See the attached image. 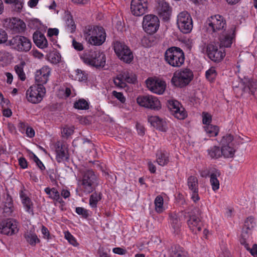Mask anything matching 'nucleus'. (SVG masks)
Masks as SVG:
<instances>
[{
  "instance_id": "nucleus-40",
  "label": "nucleus",
  "mask_w": 257,
  "mask_h": 257,
  "mask_svg": "<svg viewBox=\"0 0 257 257\" xmlns=\"http://www.w3.org/2000/svg\"><path fill=\"white\" fill-rule=\"evenodd\" d=\"M22 202L26 211L33 215L34 214L33 210L34 206L33 203L31 199L30 198H25L23 199Z\"/></svg>"
},
{
  "instance_id": "nucleus-26",
  "label": "nucleus",
  "mask_w": 257,
  "mask_h": 257,
  "mask_svg": "<svg viewBox=\"0 0 257 257\" xmlns=\"http://www.w3.org/2000/svg\"><path fill=\"white\" fill-rule=\"evenodd\" d=\"M148 121L157 130L166 132L168 130V126L166 121L158 116H151L148 117Z\"/></svg>"
},
{
  "instance_id": "nucleus-17",
  "label": "nucleus",
  "mask_w": 257,
  "mask_h": 257,
  "mask_svg": "<svg viewBox=\"0 0 257 257\" xmlns=\"http://www.w3.org/2000/svg\"><path fill=\"white\" fill-rule=\"evenodd\" d=\"M156 10L164 21H168L172 14V8L165 0H156Z\"/></svg>"
},
{
  "instance_id": "nucleus-56",
  "label": "nucleus",
  "mask_w": 257,
  "mask_h": 257,
  "mask_svg": "<svg viewBox=\"0 0 257 257\" xmlns=\"http://www.w3.org/2000/svg\"><path fill=\"white\" fill-rule=\"evenodd\" d=\"M65 237L69 242L74 246H76L78 245L75 237L69 232H67L65 233Z\"/></svg>"
},
{
  "instance_id": "nucleus-48",
  "label": "nucleus",
  "mask_w": 257,
  "mask_h": 257,
  "mask_svg": "<svg viewBox=\"0 0 257 257\" xmlns=\"http://www.w3.org/2000/svg\"><path fill=\"white\" fill-rule=\"evenodd\" d=\"M75 211L77 214L81 215L82 217L85 219H87L90 216L89 211L83 207H76Z\"/></svg>"
},
{
  "instance_id": "nucleus-28",
  "label": "nucleus",
  "mask_w": 257,
  "mask_h": 257,
  "mask_svg": "<svg viewBox=\"0 0 257 257\" xmlns=\"http://www.w3.org/2000/svg\"><path fill=\"white\" fill-rule=\"evenodd\" d=\"M255 225L254 217L252 216L248 217L244 222L241 234H243L244 236L249 237V235L251 233L252 230Z\"/></svg>"
},
{
  "instance_id": "nucleus-57",
  "label": "nucleus",
  "mask_w": 257,
  "mask_h": 257,
  "mask_svg": "<svg viewBox=\"0 0 257 257\" xmlns=\"http://www.w3.org/2000/svg\"><path fill=\"white\" fill-rule=\"evenodd\" d=\"M112 95L117 98L122 103H124L126 100L122 92H118L116 91L113 90L112 92Z\"/></svg>"
},
{
  "instance_id": "nucleus-51",
  "label": "nucleus",
  "mask_w": 257,
  "mask_h": 257,
  "mask_svg": "<svg viewBox=\"0 0 257 257\" xmlns=\"http://www.w3.org/2000/svg\"><path fill=\"white\" fill-rule=\"evenodd\" d=\"M45 192L48 195L49 198L54 200V198L55 195V192L57 193V194H59V192L58 191L57 189L56 188H50L47 187L44 190Z\"/></svg>"
},
{
  "instance_id": "nucleus-55",
  "label": "nucleus",
  "mask_w": 257,
  "mask_h": 257,
  "mask_svg": "<svg viewBox=\"0 0 257 257\" xmlns=\"http://www.w3.org/2000/svg\"><path fill=\"white\" fill-rule=\"evenodd\" d=\"M113 82L115 86L118 88H124L127 86V84L125 82L121 80L118 77H115L113 79Z\"/></svg>"
},
{
  "instance_id": "nucleus-23",
  "label": "nucleus",
  "mask_w": 257,
  "mask_h": 257,
  "mask_svg": "<svg viewBox=\"0 0 257 257\" xmlns=\"http://www.w3.org/2000/svg\"><path fill=\"white\" fill-rule=\"evenodd\" d=\"M240 81L243 85L241 95L244 93H251L252 95H254L255 92L257 93L256 80L244 77L243 79H241Z\"/></svg>"
},
{
  "instance_id": "nucleus-14",
  "label": "nucleus",
  "mask_w": 257,
  "mask_h": 257,
  "mask_svg": "<svg viewBox=\"0 0 257 257\" xmlns=\"http://www.w3.org/2000/svg\"><path fill=\"white\" fill-rule=\"evenodd\" d=\"M18 222L14 219L7 218L0 222V233L7 235H12L19 231Z\"/></svg>"
},
{
  "instance_id": "nucleus-41",
  "label": "nucleus",
  "mask_w": 257,
  "mask_h": 257,
  "mask_svg": "<svg viewBox=\"0 0 257 257\" xmlns=\"http://www.w3.org/2000/svg\"><path fill=\"white\" fill-rule=\"evenodd\" d=\"M204 129L206 133L209 137H215L219 132V127L217 125L209 124L204 126Z\"/></svg>"
},
{
  "instance_id": "nucleus-2",
  "label": "nucleus",
  "mask_w": 257,
  "mask_h": 257,
  "mask_svg": "<svg viewBox=\"0 0 257 257\" xmlns=\"http://www.w3.org/2000/svg\"><path fill=\"white\" fill-rule=\"evenodd\" d=\"M181 213L184 218L186 219L187 225L193 233L197 234L201 230L202 223L199 218L201 211L199 208H188L182 211Z\"/></svg>"
},
{
  "instance_id": "nucleus-36",
  "label": "nucleus",
  "mask_w": 257,
  "mask_h": 257,
  "mask_svg": "<svg viewBox=\"0 0 257 257\" xmlns=\"http://www.w3.org/2000/svg\"><path fill=\"white\" fill-rule=\"evenodd\" d=\"M46 174L49 176L51 182L54 185H57V180L59 178L57 170L49 168L46 171Z\"/></svg>"
},
{
  "instance_id": "nucleus-52",
  "label": "nucleus",
  "mask_w": 257,
  "mask_h": 257,
  "mask_svg": "<svg viewBox=\"0 0 257 257\" xmlns=\"http://www.w3.org/2000/svg\"><path fill=\"white\" fill-rule=\"evenodd\" d=\"M31 158L33 159L34 162L36 164V165L40 169L41 171H43L45 170V167L42 161L38 158V157L33 153H32Z\"/></svg>"
},
{
  "instance_id": "nucleus-20",
  "label": "nucleus",
  "mask_w": 257,
  "mask_h": 257,
  "mask_svg": "<svg viewBox=\"0 0 257 257\" xmlns=\"http://www.w3.org/2000/svg\"><path fill=\"white\" fill-rule=\"evenodd\" d=\"M148 8L147 0H132L131 10L135 16H141L147 12Z\"/></svg>"
},
{
  "instance_id": "nucleus-59",
  "label": "nucleus",
  "mask_w": 257,
  "mask_h": 257,
  "mask_svg": "<svg viewBox=\"0 0 257 257\" xmlns=\"http://www.w3.org/2000/svg\"><path fill=\"white\" fill-rule=\"evenodd\" d=\"M74 133V130L72 127H64L62 131V134L63 137L66 138L69 137L72 135Z\"/></svg>"
},
{
  "instance_id": "nucleus-33",
  "label": "nucleus",
  "mask_w": 257,
  "mask_h": 257,
  "mask_svg": "<svg viewBox=\"0 0 257 257\" xmlns=\"http://www.w3.org/2000/svg\"><path fill=\"white\" fill-rule=\"evenodd\" d=\"M89 197V204L92 208H97L98 202L102 199V194L100 192H97L96 190L92 192Z\"/></svg>"
},
{
  "instance_id": "nucleus-25",
  "label": "nucleus",
  "mask_w": 257,
  "mask_h": 257,
  "mask_svg": "<svg viewBox=\"0 0 257 257\" xmlns=\"http://www.w3.org/2000/svg\"><path fill=\"white\" fill-rule=\"evenodd\" d=\"M167 251L169 257H190L188 251L177 244L171 245Z\"/></svg>"
},
{
  "instance_id": "nucleus-7",
  "label": "nucleus",
  "mask_w": 257,
  "mask_h": 257,
  "mask_svg": "<svg viewBox=\"0 0 257 257\" xmlns=\"http://www.w3.org/2000/svg\"><path fill=\"white\" fill-rule=\"evenodd\" d=\"M113 49L117 57L122 62L130 64L134 59L133 52L123 42L116 41L113 43Z\"/></svg>"
},
{
  "instance_id": "nucleus-37",
  "label": "nucleus",
  "mask_w": 257,
  "mask_h": 257,
  "mask_svg": "<svg viewBox=\"0 0 257 257\" xmlns=\"http://www.w3.org/2000/svg\"><path fill=\"white\" fill-rule=\"evenodd\" d=\"M222 156L224 158H229L234 156L235 150L232 146H222L221 147Z\"/></svg>"
},
{
  "instance_id": "nucleus-35",
  "label": "nucleus",
  "mask_w": 257,
  "mask_h": 257,
  "mask_svg": "<svg viewBox=\"0 0 257 257\" xmlns=\"http://www.w3.org/2000/svg\"><path fill=\"white\" fill-rule=\"evenodd\" d=\"M67 29L71 33H73L76 29V25L70 12H67L65 16Z\"/></svg>"
},
{
  "instance_id": "nucleus-16",
  "label": "nucleus",
  "mask_w": 257,
  "mask_h": 257,
  "mask_svg": "<svg viewBox=\"0 0 257 257\" xmlns=\"http://www.w3.org/2000/svg\"><path fill=\"white\" fill-rule=\"evenodd\" d=\"M56 160L58 163L68 162L69 160V154L67 145L58 141L55 145Z\"/></svg>"
},
{
  "instance_id": "nucleus-13",
  "label": "nucleus",
  "mask_w": 257,
  "mask_h": 257,
  "mask_svg": "<svg viewBox=\"0 0 257 257\" xmlns=\"http://www.w3.org/2000/svg\"><path fill=\"white\" fill-rule=\"evenodd\" d=\"M137 102L141 106L155 110H159L161 108L160 101L157 97L152 95L139 96Z\"/></svg>"
},
{
  "instance_id": "nucleus-50",
  "label": "nucleus",
  "mask_w": 257,
  "mask_h": 257,
  "mask_svg": "<svg viewBox=\"0 0 257 257\" xmlns=\"http://www.w3.org/2000/svg\"><path fill=\"white\" fill-rule=\"evenodd\" d=\"M15 70L18 74L19 78L22 81L26 79L25 74L23 70V67L22 65H17L15 66Z\"/></svg>"
},
{
  "instance_id": "nucleus-8",
  "label": "nucleus",
  "mask_w": 257,
  "mask_h": 257,
  "mask_svg": "<svg viewBox=\"0 0 257 257\" xmlns=\"http://www.w3.org/2000/svg\"><path fill=\"white\" fill-rule=\"evenodd\" d=\"M206 24L208 30L213 35H216L221 31H225L226 27L225 20L220 15L210 17L208 18Z\"/></svg>"
},
{
  "instance_id": "nucleus-49",
  "label": "nucleus",
  "mask_w": 257,
  "mask_h": 257,
  "mask_svg": "<svg viewBox=\"0 0 257 257\" xmlns=\"http://www.w3.org/2000/svg\"><path fill=\"white\" fill-rule=\"evenodd\" d=\"M12 58L11 54L6 51H0V61L8 63Z\"/></svg>"
},
{
  "instance_id": "nucleus-5",
  "label": "nucleus",
  "mask_w": 257,
  "mask_h": 257,
  "mask_svg": "<svg viewBox=\"0 0 257 257\" xmlns=\"http://www.w3.org/2000/svg\"><path fill=\"white\" fill-rule=\"evenodd\" d=\"M81 59L85 64L96 68L104 67L106 62L105 55L100 50L85 51Z\"/></svg>"
},
{
  "instance_id": "nucleus-29",
  "label": "nucleus",
  "mask_w": 257,
  "mask_h": 257,
  "mask_svg": "<svg viewBox=\"0 0 257 257\" xmlns=\"http://www.w3.org/2000/svg\"><path fill=\"white\" fill-rule=\"evenodd\" d=\"M33 39L35 45L40 49L48 47V41L44 35L40 31H36L33 35Z\"/></svg>"
},
{
  "instance_id": "nucleus-12",
  "label": "nucleus",
  "mask_w": 257,
  "mask_h": 257,
  "mask_svg": "<svg viewBox=\"0 0 257 257\" xmlns=\"http://www.w3.org/2000/svg\"><path fill=\"white\" fill-rule=\"evenodd\" d=\"M142 24L144 31L148 34H153L159 29L160 20L156 15H147L144 17Z\"/></svg>"
},
{
  "instance_id": "nucleus-15",
  "label": "nucleus",
  "mask_w": 257,
  "mask_h": 257,
  "mask_svg": "<svg viewBox=\"0 0 257 257\" xmlns=\"http://www.w3.org/2000/svg\"><path fill=\"white\" fill-rule=\"evenodd\" d=\"M146 84L147 88L152 92L160 95L164 92L166 88L164 81L156 78L149 77L146 80Z\"/></svg>"
},
{
  "instance_id": "nucleus-42",
  "label": "nucleus",
  "mask_w": 257,
  "mask_h": 257,
  "mask_svg": "<svg viewBox=\"0 0 257 257\" xmlns=\"http://www.w3.org/2000/svg\"><path fill=\"white\" fill-rule=\"evenodd\" d=\"M73 107L76 109L80 110H87L89 108L88 102L83 98L79 99L75 101L74 103Z\"/></svg>"
},
{
  "instance_id": "nucleus-6",
  "label": "nucleus",
  "mask_w": 257,
  "mask_h": 257,
  "mask_svg": "<svg viewBox=\"0 0 257 257\" xmlns=\"http://www.w3.org/2000/svg\"><path fill=\"white\" fill-rule=\"evenodd\" d=\"M194 78L192 71L189 68H182L173 73L171 83L176 87L184 88L187 86Z\"/></svg>"
},
{
  "instance_id": "nucleus-19",
  "label": "nucleus",
  "mask_w": 257,
  "mask_h": 257,
  "mask_svg": "<svg viewBox=\"0 0 257 257\" xmlns=\"http://www.w3.org/2000/svg\"><path fill=\"white\" fill-rule=\"evenodd\" d=\"M236 27L232 26L227 31H222V34L219 36L220 45L221 47L229 48L230 47L235 39Z\"/></svg>"
},
{
  "instance_id": "nucleus-4",
  "label": "nucleus",
  "mask_w": 257,
  "mask_h": 257,
  "mask_svg": "<svg viewBox=\"0 0 257 257\" xmlns=\"http://www.w3.org/2000/svg\"><path fill=\"white\" fill-rule=\"evenodd\" d=\"M165 61L173 67H181L185 62V54L180 48L173 46L168 48L164 54Z\"/></svg>"
},
{
  "instance_id": "nucleus-63",
  "label": "nucleus",
  "mask_w": 257,
  "mask_h": 257,
  "mask_svg": "<svg viewBox=\"0 0 257 257\" xmlns=\"http://www.w3.org/2000/svg\"><path fill=\"white\" fill-rule=\"evenodd\" d=\"M97 253L99 255V257H111L108 254L107 251L105 250V248L103 247H99Z\"/></svg>"
},
{
  "instance_id": "nucleus-47",
  "label": "nucleus",
  "mask_w": 257,
  "mask_h": 257,
  "mask_svg": "<svg viewBox=\"0 0 257 257\" xmlns=\"http://www.w3.org/2000/svg\"><path fill=\"white\" fill-rule=\"evenodd\" d=\"M164 201L163 198L161 196H157L155 200V204L156 210L158 212H162L163 211Z\"/></svg>"
},
{
  "instance_id": "nucleus-1",
  "label": "nucleus",
  "mask_w": 257,
  "mask_h": 257,
  "mask_svg": "<svg viewBox=\"0 0 257 257\" xmlns=\"http://www.w3.org/2000/svg\"><path fill=\"white\" fill-rule=\"evenodd\" d=\"M79 182L81 192L88 195L96 189L99 181L98 176L92 169H87L82 172Z\"/></svg>"
},
{
  "instance_id": "nucleus-24",
  "label": "nucleus",
  "mask_w": 257,
  "mask_h": 257,
  "mask_svg": "<svg viewBox=\"0 0 257 257\" xmlns=\"http://www.w3.org/2000/svg\"><path fill=\"white\" fill-rule=\"evenodd\" d=\"M4 27L13 30L16 32L23 31L26 27L24 22L20 20H17L16 19H5L3 22Z\"/></svg>"
},
{
  "instance_id": "nucleus-64",
  "label": "nucleus",
  "mask_w": 257,
  "mask_h": 257,
  "mask_svg": "<svg viewBox=\"0 0 257 257\" xmlns=\"http://www.w3.org/2000/svg\"><path fill=\"white\" fill-rule=\"evenodd\" d=\"M19 164L20 167L23 169L28 167V162L24 157H20L19 159Z\"/></svg>"
},
{
  "instance_id": "nucleus-60",
  "label": "nucleus",
  "mask_w": 257,
  "mask_h": 257,
  "mask_svg": "<svg viewBox=\"0 0 257 257\" xmlns=\"http://www.w3.org/2000/svg\"><path fill=\"white\" fill-rule=\"evenodd\" d=\"M72 46L77 51H80L83 50V46L82 43L77 42L75 39L72 41Z\"/></svg>"
},
{
  "instance_id": "nucleus-61",
  "label": "nucleus",
  "mask_w": 257,
  "mask_h": 257,
  "mask_svg": "<svg viewBox=\"0 0 257 257\" xmlns=\"http://www.w3.org/2000/svg\"><path fill=\"white\" fill-rule=\"evenodd\" d=\"M7 34L5 30L0 29V44L7 41Z\"/></svg>"
},
{
  "instance_id": "nucleus-44",
  "label": "nucleus",
  "mask_w": 257,
  "mask_h": 257,
  "mask_svg": "<svg viewBox=\"0 0 257 257\" xmlns=\"http://www.w3.org/2000/svg\"><path fill=\"white\" fill-rule=\"evenodd\" d=\"M233 136L231 134H226L222 137L220 142V145L222 146H232Z\"/></svg>"
},
{
  "instance_id": "nucleus-62",
  "label": "nucleus",
  "mask_w": 257,
  "mask_h": 257,
  "mask_svg": "<svg viewBox=\"0 0 257 257\" xmlns=\"http://www.w3.org/2000/svg\"><path fill=\"white\" fill-rule=\"evenodd\" d=\"M249 237L244 236L243 234H241V238L240 239V243L241 245H243L246 249L248 251L250 250L249 244L246 242V239Z\"/></svg>"
},
{
  "instance_id": "nucleus-54",
  "label": "nucleus",
  "mask_w": 257,
  "mask_h": 257,
  "mask_svg": "<svg viewBox=\"0 0 257 257\" xmlns=\"http://www.w3.org/2000/svg\"><path fill=\"white\" fill-rule=\"evenodd\" d=\"M125 78V83L135 84L137 81V77L135 74L126 72V76Z\"/></svg>"
},
{
  "instance_id": "nucleus-58",
  "label": "nucleus",
  "mask_w": 257,
  "mask_h": 257,
  "mask_svg": "<svg viewBox=\"0 0 257 257\" xmlns=\"http://www.w3.org/2000/svg\"><path fill=\"white\" fill-rule=\"evenodd\" d=\"M203 119L202 122L204 124L206 125L210 124V123L211 122L212 118L211 116L208 113L203 112Z\"/></svg>"
},
{
  "instance_id": "nucleus-22",
  "label": "nucleus",
  "mask_w": 257,
  "mask_h": 257,
  "mask_svg": "<svg viewBox=\"0 0 257 257\" xmlns=\"http://www.w3.org/2000/svg\"><path fill=\"white\" fill-rule=\"evenodd\" d=\"M51 73V69L47 66L42 67L37 70L35 74V80L38 83L36 85L40 86L46 84Z\"/></svg>"
},
{
  "instance_id": "nucleus-18",
  "label": "nucleus",
  "mask_w": 257,
  "mask_h": 257,
  "mask_svg": "<svg viewBox=\"0 0 257 257\" xmlns=\"http://www.w3.org/2000/svg\"><path fill=\"white\" fill-rule=\"evenodd\" d=\"M206 53L209 58L216 63L220 62L225 56L224 52L218 49V47L212 43L206 46Z\"/></svg>"
},
{
  "instance_id": "nucleus-9",
  "label": "nucleus",
  "mask_w": 257,
  "mask_h": 257,
  "mask_svg": "<svg viewBox=\"0 0 257 257\" xmlns=\"http://www.w3.org/2000/svg\"><path fill=\"white\" fill-rule=\"evenodd\" d=\"M7 45L20 52H28L32 47L30 40L20 35H16L9 40Z\"/></svg>"
},
{
  "instance_id": "nucleus-21",
  "label": "nucleus",
  "mask_w": 257,
  "mask_h": 257,
  "mask_svg": "<svg viewBox=\"0 0 257 257\" xmlns=\"http://www.w3.org/2000/svg\"><path fill=\"white\" fill-rule=\"evenodd\" d=\"M187 185L189 189L191 191V199L194 202L200 200V197L198 194V180L196 177L190 176L187 179Z\"/></svg>"
},
{
  "instance_id": "nucleus-10",
  "label": "nucleus",
  "mask_w": 257,
  "mask_h": 257,
  "mask_svg": "<svg viewBox=\"0 0 257 257\" xmlns=\"http://www.w3.org/2000/svg\"><path fill=\"white\" fill-rule=\"evenodd\" d=\"M177 24L183 33H189L193 28V21L190 14L186 11L180 13L177 16Z\"/></svg>"
},
{
  "instance_id": "nucleus-30",
  "label": "nucleus",
  "mask_w": 257,
  "mask_h": 257,
  "mask_svg": "<svg viewBox=\"0 0 257 257\" xmlns=\"http://www.w3.org/2000/svg\"><path fill=\"white\" fill-rule=\"evenodd\" d=\"M221 175L220 171L217 169H214L210 175V182L212 186V190L214 191H216L219 188V182L217 179V177Z\"/></svg>"
},
{
  "instance_id": "nucleus-34",
  "label": "nucleus",
  "mask_w": 257,
  "mask_h": 257,
  "mask_svg": "<svg viewBox=\"0 0 257 257\" xmlns=\"http://www.w3.org/2000/svg\"><path fill=\"white\" fill-rule=\"evenodd\" d=\"M24 236L27 242L32 246H35L37 243L40 242V240L37 234L32 231H27L24 234Z\"/></svg>"
},
{
  "instance_id": "nucleus-32",
  "label": "nucleus",
  "mask_w": 257,
  "mask_h": 257,
  "mask_svg": "<svg viewBox=\"0 0 257 257\" xmlns=\"http://www.w3.org/2000/svg\"><path fill=\"white\" fill-rule=\"evenodd\" d=\"M5 3L10 5L12 11L20 13L24 4V0H4Z\"/></svg>"
},
{
  "instance_id": "nucleus-38",
  "label": "nucleus",
  "mask_w": 257,
  "mask_h": 257,
  "mask_svg": "<svg viewBox=\"0 0 257 257\" xmlns=\"http://www.w3.org/2000/svg\"><path fill=\"white\" fill-rule=\"evenodd\" d=\"M207 152L208 155L211 159H217L222 156L221 149L217 146L211 147Z\"/></svg>"
},
{
  "instance_id": "nucleus-46",
  "label": "nucleus",
  "mask_w": 257,
  "mask_h": 257,
  "mask_svg": "<svg viewBox=\"0 0 257 257\" xmlns=\"http://www.w3.org/2000/svg\"><path fill=\"white\" fill-rule=\"evenodd\" d=\"M167 106L171 111V113L172 114L174 113V111H176L181 106V104L177 100H169L167 102Z\"/></svg>"
},
{
  "instance_id": "nucleus-39",
  "label": "nucleus",
  "mask_w": 257,
  "mask_h": 257,
  "mask_svg": "<svg viewBox=\"0 0 257 257\" xmlns=\"http://www.w3.org/2000/svg\"><path fill=\"white\" fill-rule=\"evenodd\" d=\"M175 117L178 119H184L187 117V112L184 107L182 105L177 109L176 111H174V113L172 114Z\"/></svg>"
},
{
  "instance_id": "nucleus-53",
  "label": "nucleus",
  "mask_w": 257,
  "mask_h": 257,
  "mask_svg": "<svg viewBox=\"0 0 257 257\" xmlns=\"http://www.w3.org/2000/svg\"><path fill=\"white\" fill-rule=\"evenodd\" d=\"M76 78L78 79L79 81H86L87 80V74L85 73V71L77 69L76 70Z\"/></svg>"
},
{
  "instance_id": "nucleus-31",
  "label": "nucleus",
  "mask_w": 257,
  "mask_h": 257,
  "mask_svg": "<svg viewBox=\"0 0 257 257\" xmlns=\"http://www.w3.org/2000/svg\"><path fill=\"white\" fill-rule=\"evenodd\" d=\"M156 161L158 164L164 166L169 162V154L165 150H158L156 153Z\"/></svg>"
},
{
  "instance_id": "nucleus-43",
  "label": "nucleus",
  "mask_w": 257,
  "mask_h": 257,
  "mask_svg": "<svg viewBox=\"0 0 257 257\" xmlns=\"http://www.w3.org/2000/svg\"><path fill=\"white\" fill-rule=\"evenodd\" d=\"M156 38L152 34L144 36L142 39V43L146 47H151L155 44Z\"/></svg>"
},
{
  "instance_id": "nucleus-45",
  "label": "nucleus",
  "mask_w": 257,
  "mask_h": 257,
  "mask_svg": "<svg viewBox=\"0 0 257 257\" xmlns=\"http://www.w3.org/2000/svg\"><path fill=\"white\" fill-rule=\"evenodd\" d=\"M217 75V73L215 70V68L211 67L210 69L206 71L205 76L206 79L211 82L215 81Z\"/></svg>"
},
{
  "instance_id": "nucleus-11",
  "label": "nucleus",
  "mask_w": 257,
  "mask_h": 257,
  "mask_svg": "<svg viewBox=\"0 0 257 257\" xmlns=\"http://www.w3.org/2000/svg\"><path fill=\"white\" fill-rule=\"evenodd\" d=\"M45 93L46 89L44 86H32L26 91V97L30 102L38 103L43 99Z\"/></svg>"
},
{
  "instance_id": "nucleus-3",
  "label": "nucleus",
  "mask_w": 257,
  "mask_h": 257,
  "mask_svg": "<svg viewBox=\"0 0 257 257\" xmlns=\"http://www.w3.org/2000/svg\"><path fill=\"white\" fill-rule=\"evenodd\" d=\"M84 33L88 42L94 46L102 45L106 39L105 30L101 26H88L85 27Z\"/></svg>"
},
{
  "instance_id": "nucleus-27",
  "label": "nucleus",
  "mask_w": 257,
  "mask_h": 257,
  "mask_svg": "<svg viewBox=\"0 0 257 257\" xmlns=\"http://www.w3.org/2000/svg\"><path fill=\"white\" fill-rule=\"evenodd\" d=\"M169 216L174 233L178 234L180 232L182 226V222H181L179 214L176 212H172L169 214Z\"/></svg>"
}]
</instances>
